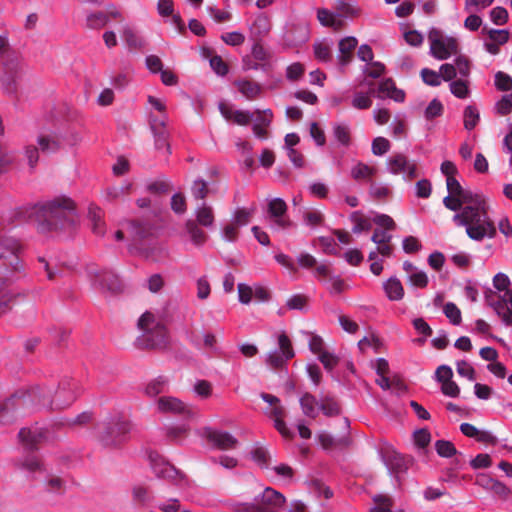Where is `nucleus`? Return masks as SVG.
Listing matches in <instances>:
<instances>
[{
  "mask_svg": "<svg viewBox=\"0 0 512 512\" xmlns=\"http://www.w3.org/2000/svg\"><path fill=\"white\" fill-rule=\"evenodd\" d=\"M38 145L43 152H55L61 146V141L56 134H41L38 137Z\"/></svg>",
  "mask_w": 512,
  "mask_h": 512,
  "instance_id": "473e14b6",
  "label": "nucleus"
},
{
  "mask_svg": "<svg viewBox=\"0 0 512 512\" xmlns=\"http://www.w3.org/2000/svg\"><path fill=\"white\" fill-rule=\"evenodd\" d=\"M378 97H388L396 102H403L405 100V93L403 90L398 89L395 82L391 78H386L379 83Z\"/></svg>",
  "mask_w": 512,
  "mask_h": 512,
  "instance_id": "412c9836",
  "label": "nucleus"
},
{
  "mask_svg": "<svg viewBox=\"0 0 512 512\" xmlns=\"http://www.w3.org/2000/svg\"><path fill=\"white\" fill-rule=\"evenodd\" d=\"M138 328L142 331V338L149 348H163L167 344L168 332L162 318L150 311H146L138 320Z\"/></svg>",
  "mask_w": 512,
  "mask_h": 512,
  "instance_id": "423d86ee",
  "label": "nucleus"
},
{
  "mask_svg": "<svg viewBox=\"0 0 512 512\" xmlns=\"http://www.w3.org/2000/svg\"><path fill=\"white\" fill-rule=\"evenodd\" d=\"M376 172L377 169L375 167L359 162L352 167L351 176L356 181H370Z\"/></svg>",
  "mask_w": 512,
  "mask_h": 512,
  "instance_id": "2f4dec72",
  "label": "nucleus"
},
{
  "mask_svg": "<svg viewBox=\"0 0 512 512\" xmlns=\"http://www.w3.org/2000/svg\"><path fill=\"white\" fill-rule=\"evenodd\" d=\"M314 55L316 59L321 62H328L332 59L330 47L323 42H317L314 44Z\"/></svg>",
  "mask_w": 512,
  "mask_h": 512,
  "instance_id": "09e8293b",
  "label": "nucleus"
},
{
  "mask_svg": "<svg viewBox=\"0 0 512 512\" xmlns=\"http://www.w3.org/2000/svg\"><path fill=\"white\" fill-rule=\"evenodd\" d=\"M285 415V409L281 404L272 407L269 412V416L273 419L274 427L277 431L282 435V437L291 439L293 437V433L284 421Z\"/></svg>",
  "mask_w": 512,
  "mask_h": 512,
  "instance_id": "aec40b11",
  "label": "nucleus"
},
{
  "mask_svg": "<svg viewBox=\"0 0 512 512\" xmlns=\"http://www.w3.org/2000/svg\"><path fill=\"white\" fill-rule=\"evenodd\" d=\"M219 110L226 120L232 121L238 125H247L254 118V113L247 110H234L226 103H220Z\"/></svg>",
  "mask_w": 512,
  "mask_h": 512,
  "instance_id": "a211bd4d",
  "label": "nucleus"
},
{
  "mask_svg": "<svg viewBox=\"0 0 512 512\" xmlns=\"http://www.w3.org/2000/svg\"><path fill=\"white\" fill-rule=\"evenodd\" d=\"M446 186L448 195L443 199L445 207L452 211L461 209L453 216V222L466 227V233L472 240L494 237L496 229L488 216L485 197L463 189L456 178L446 179Z\"/></svg>",
  "mask_w": 512,
  "mask_h": 512,
  "instance_id": "f257e3e1",
  "label": "nucleus"
},
{
  "mask_svg": "<svg viewBox=\"0 0 512 512\" xmlns=\"http://www.w3.org/2000/svg\"><path fill=\"white\" fill-rule=\"evenodd\" d=\"M403 37L408 45L414 47L421 46L424 40L423 35L417 30H405Z\"/></svg>",
  "mask_w": 512,
  "mask_h": 512,
  "instance_id": "69168bd1",
  "label": "nucleus"
},
{
  "mask_svg": "<svg viewBox=\"0 0 512 512\" xmlns=\"http://www.w3.org/2000/svg\"><path fill=\"white\" fill-rule=\"evenodd\" d=\"M156 408L160 413L181 415L191 420L199 417V411L195 407L187 405L180 399L173 396H162L158 398L156 401Z\"/></svg>",
  "mask_w": 512,
  "mask_h": 512,
  "instance_id": "9b49d317",
  "label": "nucleus"
},
{
  "mask_svg": "<svg viewBox=\"0 0 512 512\" xmlns=\"http://www.w3.org/2000/svg\"><path fill=\"white\" fill-rule=\"evenodd\" d=\"M21 65L9 50L6 36L0 35V83L3 93L14 96L18 88Z\"/></svg>",
  "mask_w": 512,
  "mask_h": 512,
  "instance_id": "39448f33",
  "label": "nucleus"
},
{
  "mask_svg": "<svg viewBox=\"0 0 512 512\" xmlns=\"http://www.w3.org/2000/svg\"><path fill=\"white\" fill-rule=\"evenodd\" d=\"M443 313L453 325H459L462 321L460 309L452 302H448L444 305Z\"/></svg>",
  "mask_w": 512,
  "mask_h": 512,
  "instance_id": "37998d69",
  "label": "nucleus"
},
{
  "mask_svg": "<svg viewBox=\"0 0 512 512\" xmlns=\"http://www.w3.org/2000/svg\"><path fill=\"white\" fill-rule=\"evenodd\" d=\"M278 349L266 354L265 363L272 369L283 368L295 356L290 338L285 332L277 336Z\"/></svg>",
  "mask_w": 512,
  "mask_h": 512,
  "instance_id": "9d476101",
  "label": "nucleus"
},
{
  "mask_svg": "<svg viewBox=\"0 0 512 512\" xmlns=\"http://www.w3.org/2000/svg\"><path fill=\"white\" fill-rule=\"evenodd\" d=\"M256 117L253 123V133L259 139H266L268 137V127L273 120V112L271 109L256 110Z\"/></svg>",
  "mask_w": 512,
  "mask_h": 512,
  "instance_id": "f3484780",
  "label": "nucleus"
},
{
  "mask_svg": "<svg viewBox=\"0 0 512 512\" xmlns=\"http://www.w3.org/2000/svg\"><path fill=\"white\" fill-rule=\"evenodd\" d=\"M358 44V40L355 37L349 36L340 40L339 42V54L337 56L338 62L341 66L348 65L354 56V50Z\"/></svg>",
  "mask_w": 512,
  "mask_h": 512,
  "instance_id": "6ab92c4d",
  "label": "nucleus"
},
{
  "mask_svg": "<svg viewBox=\"0 0 512 512\" xmlns=\"http://www.w3.org/2000/svg\"><path fill=\"white\" fill-rule=\"evenodd\" d=\"M351 104L358 110L369 109L372 106L371 92L354 93Z\"/></svg>",
  "mask_w": 512,
  "mask_h": 512,
  "instance_id": "58836bf2",
  "label": "nucleus"
},
{
  "mask_svg": "<svg viewBox=\"0 0 512 512\" xmlns=\"http://www.w3.org/2000/svg\"><path fill=\"white\" fill-rule=\"evenodd\" d=\"M169 380L165 376H159L153 380H151L145 387V394L149 397H156L157 395L163 393L167 386Z\"/></svg>",
  "mask_w": 512,
  "mask_h": 512,
  "instance_id": "72a5a7b5",
  "label": "nucleus"
},
{
  "mask_svg": "<svg viewBox=\"0 0 512 512\" xmlns=\"http://www.w3.org/2000/svg\"><path fill=\"white\" fill-rule=\"evenodd\" d=\"M317 241L325 254H337V244L333 237L322 236Z\"/></svg>",
  "mask_w": 512,
  "mask_h": 512,
  "instance_id": "e2e57ef3",
  "label": "nucleus"
},
{
  "mask_svg": "<svg viewBox=\"0 0 512 512\" xmlns=\"http://www.w3.org/2000/svg\"><path fill=\"white\" fill-rule=\"evenodd\" d=\"M495 85L501 91H509L512 89V78L503 72H498L495 75Z\"/></svg>",
  "mask_w": 512,
  "mask_h": 512,
  "instance_id": "774afa93",
  "label": "nucleus"
},
{
  "mask_svg": "<svg viewBox=\"0 0 512 512\" xmlns=\"http://www.w3.org/2000/svg\"><path fill=\"white\" fill-rule=\"evenodd\" d=\"M490 20L495 25H504L508 20V11L501 6H497L490 11Z\"/></svg>",
  "mask_w": 512,
  "mask_h": 512,
  "instance_id": "4d7b16f0",
  "label": "nucleus"
},
{
  "mask_svg": "<svg viewBox=\"0 0 512 512\" xmlns=\"http://www.w3.org/2000/svg\"><path fill=\"white\" fill-rule=\"evenodd\" d=\"M387 171L392 175H401L405 181H411L418 176L417 162L402 153L390 156L386 162Z\"/></svg>",
  "mask_w": 512,
  "mask_h": 512,
  "instance_id": "f8f14e48",
  "label": "nucleus"
},
{
  "mask_svg": "<svg viewBox=\"0 0 512 512\" xmlns=\"http://www.w3.org/2000/svg\"><path fill=\"white\" fill-rule=\"evenodd\" d=\"M430 54L437 60H446L458 52V42L455 38L445 35L438 28L428 32Z\"/></svg>",
  "mask_w": 512,
  "mask_h": 512,
  "instance_id": "6e6552de",
  "label": "nucleus"
},
{
  "mask_svg": "<svg viewBox=\"0 0 512 512\" xmlns=\"http://www.w3.org/2000/svg\"><path fill=\"white\" fill-rule=\"evenodd\" d=\"M421 78L423 82L429 86H439L441 84V76L440 73L429 69L423 68L420 72Z\"/></svg>",
  "mask_w": 512,
  "mask_h": 512,
  "instance_id": "49530a36",
  "label": "nucleus"
},
{
  "mask_svg": "<svg viewBox=\"0 0 512 512\" xmlns=\"http://www.w3.org/2000/svg\"><path fill=\"white\" fill-rule=\"evenodd\" d=\"M210 193L208 183L203 179L194 180L191 186V194L196 200H204Z\"/></svg>",
  "mask_w": 512,
  "mask_h": 512,
  "instance_id": "ea45409f",
  "label": "nucleus"
},
{
  "mask_svg": "<svg viewBox=\"0 0 512 512\" xmlns=\"http://www.w3.org/2000/svg\"><path fill=\"white\" fill-rule=\"evenodd\" d=\"M148 459L157 477L171 480H176L179 477V482L183 481V477L180 476L179 471L167 462L158 452H149Z\"/></svg>",
  "mask_w": 512,
  "mask_h": 512,
  "instance_id": "2eb2a0df",
  "label": "nucleus"
},
{
  "mask_svg": "<svg viewBox=\"0 0 512 512\" xmlns=\"http://www.w3.org/2000/svg\"><path fill=\"white\" fill-rule=\"evenodd\" d=\"M21 245L18 240L0 233V260L7 270L18 271L20 269L19 252Z\"/></svg>",
  "mask_w": 512,
  "mask_h": 512,
  "instance_id": "ddd939ff",
  "label": "nucleus"
},
{
  "mask_svg": "<svg viewBox=\"0 0 512 512\" xmlns=\"http://www.w3.org/2000/svg\"><path fill=\"white\" fill-rule=\"evenodd\" d=\"M237 290H238V299H239L240 303L247 305L252 301V299H253L252 286L244 284V283H239L237 286Z\"/></svg>",
  "mask_w": 512,
  "mask_h": 512,
  "instance_id": "0e129e2a",
  "label": "nucleus"
},
{
  "mask_svg": "<svg viewBox=\"0 0 512 512\" xmlns=\"http://www.w3.org/2000/svg\"><path fill=\"white\" fill-rule=\"evenodd\" d=\"M251 56L254 60L259 61L260 63H265L266 67L269 68V53L267 50L263 47L262 44L259 42H256L251 50Z\"/></svg>",
  "mask_w": 512,
  "mask_h": 512,
  "instance_id": "3c124183",
  "label": "nucleus"
},
{
  "mask_svg": "<svg viewBox=\"0 0 512 512\" xmlns=\"http://www.w3.org/2000/svg\"><path fill=\"white\" fill-rule=\"evenodd\" d=\"M300 405L303 413L311 418H315L318 412L317 401L314 396L309 393L304 394L300 398Z\"/></svg>",
  "mask_w": 512,
  "mask_h": 512,
  "instance_id": "e433bc0d",
  "label": "nucleus"
},
{
  "mask_svg": "<svg viewBox=\"0 0 512 512\" xmlns=\"http://www.w3.org/2000/svg\"><path fill=\"white\" fill-rule=\"evenodd\" d=\"M383 289L390 301H399L404 297V287L397 277H390L383 283Z\"/></svg>",
  "mask_w": 512,
  "mask_h": 512,
  "instance_id": "393cba45",
  "label": "nucleus"
},
{
  "mask_svg": "<svg viewBox=\"0 0 512 512\" xmlns=\"http://www.w3.org/2000/svg\"><path fill=\"white\" fill-rule=\"evenodd\" d=\"M349 219L353 224V233L358 234L363 231H368L372 227L371 220L367 216H365L361 211L352 212L349 216Z\"/></svg>",
  "mask_w": 512,
  "mask_h": 512,
  "instance_id": "7c9ffc66",
  "label": "nucleus"
},
{
  "mask_svg": "<svg viewBox=\"0 0 512 512\" xmlns=\"http://www.w3.org/2000/svg\"><path fill=\"white\" fill-rule=\"evenodd\" d=\"M391 194V189L382 183H371L370 195L376 199H385Z\"/></svg>",
  "mask_w": 512,
  "mask_h": 512,
  "instance_id": "13d9d810",
  "label": "nucleus"
},
{
  "mask_svg": "<svg viewBox=\"0 0 512 512\" xmlns=\"http://www.w3.org/2000/svg\"><path fill=\"white\" fill-rule=\"evenodd\" d=\"M373 500L375 506L371 509V512H404L403 510L392 511V501L386 495H376Z\"/></svg>",
  "mask_w": 512,
  "mask_h": 512,
  "instance_id": "a19ab883",
  "label": "nucleus"
},
{
  "mask_svg": "<svg viewBox=\"0 0 512 512\" xmlns=\"http://www.w3.org/2000/svg\"><path fill=\"white\" fill-rule=\"evenodd\" d=\"M479 112L474 106H467L464 111V126L467 130L475 128L479 121Z\"/></svg>",
  "mask_w": 512,
  "mask_h": 512,
  "instance_id": "a18cd8bd",
  "label": "nucleus"
},
{
  "mask_svg": "<svg viewBox=\"0 0 512 512\" xmlns=\"http://www.w3.org/2000/svg\"><path fill=\"white\" fill-rule=\"evenodd\" d=\"M186 231L190 237L191 242L197 246H203L208 236L207 234L200 228V225L197 224L194 220H187L185 223Z\"/></svg>",
  "mask_w": 512,
  "mask_h": 512,
  "instance_id": "c85d7f7f",
  "label": "nucleus"
},
{
  "mask_svg": "<svg viewBox=\"0 0 512 512\" xmlns=\"http://www.w3.org/2000/svg\"><path fill=\"white\" fill-rule=\"evenodd\" d=\"M493 286L502 294L491 306L504 325L512 326V290L509 289L510 279L504 273H498L493 278Z\"/></svg>",
  "mask_w": 512,
  "mask_h": 512,
  "instance_id": "0eeeda50",
  "label": "nucleus"
},
{
  "mask_svg": "<svg viewBox=\"0 0 512 512\" xmlns=\"http://www.w3.org/2000/svg\"><path fill=\"white\" fill-rule=\"evenodd\" d=\"M390 149V142L384 137H376L372 142V153L382 156Z\"/></svg>",
  "mask_w": 512,
  "mask_h": 512,
  "instance_id": "6e6d98bb",
  "label": "nucleus"
},
{
  "mask_svg": "<svg viewBox=\"0 0 512 512\" xmlns=\"http://www.w3.org/2000/svg\"><path fill=\"white\" fill-rule=\"evenodd\" d=\"M240 227H238L235 223L232 221L226 225L223 226L221 230V235L223 240L227 242H234L238 238V230Z\"/></svg>",
  "mask_w": 512,
  "mask_h": 512,
  "instance_id": "bf43d9fd",
  "label": "nucleus"
},
{
  "mask_svg": "<svg viewBox=\"0 0 512 512\" xmlns=\"http://www.w3.org/2000/svg\"><path fill=\"white\" fill-rule=\"evenodd\" d=\"M130 188V185L112 186L105 190L104 198L106 201H114L119 199L121 196L126 194Z\"/></svg>",
  "mask_w": 512,
  "mask_h": 512,
  "instance_id": "603ef678",
  "label": "nucleus"
},
{
  "mask_svg": "<svg viewBox=\"0 0 512 512\" xmlns=\"http://www.w3.org/2000/svg\"><path fill=\"white\" fill-rule=\"evenodd\" d=\"M195 222L202 227L212 228L215 224V214L212 206L202 203L199 205L195 211Z\"/></svg>",
  "mask_w": 512,
  "mask_h": 512,
  "instance_id": "5701e85b",
  "label": "nucleus"
},
{
  "mask_svg": "<svg viewBox=\"0 0 512 512\" xmlns=\"http://www.w3.org/2000/svg\"><path fill=\"white\" fill-rule=\"evenodd\" d=\"M344 15L339 11V13H332L327 9H319L317 12V18L319 22L326 27H332L335 30H338L343 25V19L341 16Z\"/></svg>",
  "mask_w": 512,
  "mask_h": 512,
  "instance_id": "bb28decb",
  "label": "nucleus"
},
{
  "mask_svg": "<svg viewBox=\"0 0 512 512\" xmlns=\"http://www.w3.org/2000/svg\"><path fill=\"white\" fill-rule=\"evenodd\" d=\"M333 132L336 140L342 145H348L350 143V131L348 126L337 124L333 128Z\"/></svg>",
  "mask_w": 512,
  "mask_h": 512,
  "instance_id": "680f3d73",
  "label": "nucleus"
},
{
  "mask_svg": "<svg viewBox=\"0 0 512 512\" xmlns=\"http://www.w3.org/2000/svg\"><path fill=\"white\" fill-rule=\"evenodd\" d=\"M318 359L320 360V362L323 364L324 368L327 371H332L339 362V358L329 351H325L324 353L319 355Z\"/></svg>",
  "mask_w": 512,
  "mask_h": 512,
  "instance_id": "338daca9",
  "label": "nucleus"
},
{
  "mask_svg": "<svg viewBox=\"0 0 512 512\" xmlns=\"http://www.w3.org/2000/svg\"><path fill=\"white\" fill-rule=\"evenodd\" d=\"M286 499L283 494L271 487H266L253 503L246 509V512H279L285 505Z\"/></svg>",
  "mask_w": 512,
  "mask_h": 512,
  "instance_id": "1a4fd4ad",
  "label": "nucleus"
},
{
  "mask_svg": "<svg viewBox=\"0 0 512 512\" xmlns=\"http://www.w3.org/2000/svg\"><path fill=\"white\" fill-rule=\"evenodd\" d=\"M307 335L310 336V339H309V349H310V351L312 353H314V354L319 356L322 353H324L325 351H327L325 349L324 341H323V339L319 335H316V334H313V333H307Z\"/></svg>",
  "mask_w": 512,
  "mask_h": 512,
  "instance_id": "5fc2aeb1",
  "label": "nucleus"
},
{
  "mask_svg": "<svg viewBox=\"0 0 512 512\" xmlns=\"http://www.w3.org/2000/svg\"><path fill=\"white\" fill-rule=\"evenodd\" d=\"M408 281L415 287L425 288L428 285L429 279L424 271L417 269L408 276Z\"/></svg>",
  "mask_w": 512,
  "mask_h": 512,
  "instance_id": "864d4df0",
  "label": "nucleus"
},
{
  "mask_svg": "<svg viewBox=\"0 0 512 512\" xmlns=\"http://www.w3.org/2000/svg\"><path fill=\"white\" fill-rule=\"evenodd\" d=\"M450 91L451 93L459 98L465 99L469 96V88L466 80H455L450 83Z\"/></svg>",
  "mask_w": 512,
  "mask_h": 512,
  "instance_id": "c03bdc74",
  "label": "nucleus"
},
{
  "mask_svg": "<svg viewBox=\"0 0 512 512\" xmlns=\"http://www.w3.org/2000/svg\"><path fill=\"white\" fill-rule=\"evenodd\" d=\"M121 37L130 50H140L145 45L143 36L131 26L123 27Z\"/></svg>",
  "mask_w": 512,
  "mask_h": 512,
  "instance_id": "b1692460",
  "label": "nucleus"
},
{
  "mask_svg": "<svg viewBox=\"0 0 512 512\" xmlns=\"http://www.w3.org/2000/svg\"><path fill=\"white\" fill-rule=\"evenodd\" d=\"M270 30L269 19L264 14H259L250 26V31L253 35L261 37L267 34Z\"/></svg>",
  "mask_w": 512,
  "mask_h": 512,
  "instance_id": "c9c22d12",
  "label": "nucleus"
},
{
  "mask_svg": "<svg viewBox=\"0 0 512 512\" xmlns=\"http://www.w3.org/2000/svg\"><path fill=\"white\" fill-rule=\"evenodd\" d=\"M202 435L208 440L209 443L222 450L232 449L237 444V439L225 431L212 428H204Z\"/></svg>",
  "mask_w": 512,
  "mask_h": 512,
  "instance_id": "dca6fc26",
  "label": "nucleus"
},
{
  "mask_svg": "<svg viewBox=\"0 0 512 512\" xmlns=\"http://www.w3.org/2000/svg\"><path fill=\"white\" fill-rule=\"evenodd\" d=\"M166 124V115L162 114L160 117H151L150 120V126L151 129L156 137V146L158 148L162 146H167V149H169V146L166 143V137L164 133V127Z\"/></svg>",
  "mask_w": 512,
  "mask_h": 512,
  "instance_id": "cd10ccee",
  "label": "nucleus"
},
{
  "mask_svg": "<svg viewBox=\"0 0 512 512\" xmlns=\"http://www.w3.org/2000/svg\"><path fill=\"white\" fill-rule=\"evenodd\" d=\"M194 393L203 398L207 399L212 394V386L211 384L206 380H198L193 387Z\"/></svg>",
  "mask_w": 512,
  "mask_h": 512,
  "instance_id": "052dcab7",
  "label": "nucleus"
},
{
  "mask_svg": "<svg viewBox=\"0 0 512 512\" xmlns=\"http://www.w3.org/2000/svg\"><path fill=\"white\" fill-rule=\"evenodd\" d=\"M44 438V432L39 427L22 428L19 431V439L28 449L36 448Z\"/></svg>",
  "mask_w": 512,
  "mask_h": 512,
  "instance_id": "4be33fe9",
  "label": "nucleus"
},
{
  "mask_svg": "<svg viewBox=\"0 0 512 512\" xmlns=\"http://www.w3.org/2000/svg\"><path fill=\"white\" fill-rule=\"evenodd\" d=\"M80 386L71 378L63 379L53 397L51 391L41 387H33L23 395L14 396L0 406V423H8L12 419L15 406H24L31 402L41 407L62 409L70 406L78 397Z\"/></svg>",
  "mask_w": 512,
  "mask_h": 512,
  "instance_id": "f03ea898",
  "label": "nucleus"
},
{
  "mask_svg": "<svg viewBox=\"0 0 512 512\" xmlns=\"http://www.w3.org/2000/svg\"><path fill=\"white\" fill-rule=\"evenodd\" d=\"M131 431L132 423L121 413L110 415L97 426L99 441L108 447H116L126 442Z\"/></svg>",
  "mask_w": 512,
  "mask_h": 512,
  "instance_id": "20e7f679",
  "label": "nucleus"
},
{
  "mask_svg": "<svg viewBox=\"0 0 512 512\" xmlns=\"http://www.w3.org/2000/svg\"><path fill=\"white\" fill-rule=\"evenodd\" d=\"M19 467L31 474L43 472V464L36 455H27L18 463Z\"/></svg>",
  "mask_w": 512,
  "mask_h": 512,
  "instance_id": "f704fd0d",
  "label": "nucleus"
},
{
  "mask_svg": "<svg viewBox=\"0 0 512 512\" xmlns=\"http://www.w3.org/2000/svg\"><path fill=\"white\" fill-rule=\"evenodd\" d=\"M287 205L281 198H274L268 203V218L274 229H287L292 222L286 215Z\"/></svg>",
  "mask_w": 512,
  "mask_h": 512,
  "instance_id": "4468645a",
  "label": "nucleus"
},
{
  "mask_svg": "<svg viewBox=\"0 0 512 512\" xmlns=\"http://www.w3.org/2000/svg\"><path fill=\"white\" fill-rule=\"evenodd\" d=\"M16 154L6 145H0V174L6 172L14 163Z\"/></svg>",
  "mask_w": 512,
  "mask_h": 512,
  "instance_id": "4c0bfd02",
  "label": "nucleus"
},
{
  "mask_svg": "<svg viewBox=\"0 0 512 512\" xmlns=\"http://www.w3.org/2000/svg\"><path fill=\"white\" fill-rule=\"evenodd\" d=\"M22 213L36 222L38 231L43 234L70 229L77 220L75 203L66 196L25 207Z\"/></svg>",
  "mask_w": 512,
  "mask_h": 512,
  "instance_id": "7ed1b4c3",
  "label": "nucleus"
},
{
  "mask_svg": "<svg viewBox=\"0 0 512 512\" xmlns=\"http://www.w3.org/2000/svg\"><path fill=\"white\" fill-rule=\"evenodd\" d=\"M363 72L368 77L376 79L385 73V65L378 61H371L365 66Z\"/></svg>",
  "mask_w": 512,
  "mask_h": 512,
  "instance_id": "8fccbe9b",
  "label": "nucleus"
},
{
  "mask_svg": "<svg viewBox=\"0 0 512 512\" xmlns=\"http://www.w3.org/2000/svg\"><path fill=\"white\" fill-rule=\"evenodd\" d=\"M87 26L92 29L104 27L109 22V17L104 12H96L87 16Z\"/></svg>",
  "mask_w": 512,
  "mask_h": 512,
  "instance_id": "79ce46f5",
  "label": "nucleus"
},
{
  "mask_svg": "<svg viewBox=\"0 0 512 512\" xmlns=\"http://www.w3.org/2000/svg\"><path fill=\"white\" fill-rule=\"evenodd\" d=\"M238 91L248 100L258 98L262 92V87L259 83L242 79L235 82Z\"/></svg>",
  "mask_w": 512,
  "mask_h": 512,
  "instance_id": "a878e982",
  "label": "nucleus"
},
{
  "mask_svg": "<svg viewBox=\"0 0 512 512\" xmlns=\"http://www.w3.org/2000/svg\"><path fill=\"white\" fill-rule=\"evenodd\" d=\"M256 206L252 204L250 207H238L232 214V222L238 227H243L249 224L251 218L256 212Z\"/></svg>",
  "mask_w": 512,
  "mask_h": 512,
  "instance_id": "c756f323",
  "label": "nucleus"
},
{
  "mask_svg": "<svg viewBox=\"0 0 512 512\" xmlns=\"http://www.w3.org/2000/svg\"><path fill=\"white\" fill-rule=\"evenodd\" d=\"M435 449L441 457H452L456 454V448L450 441L438 440L435 443Z\"/></svg>",
  "mask_w": 512,
  "mask_h": 512,
  "instance_id": "de8ad7c7",
  "label": "nucleus"
}]
</instances>
